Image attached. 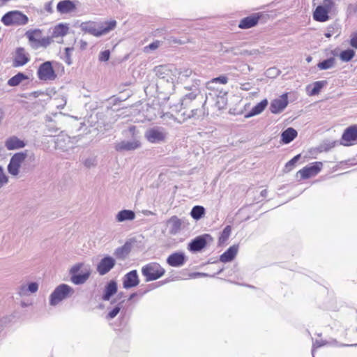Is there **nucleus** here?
I'll use <instances>...</instances> for the list:
<instances>
[{
  "instance_id": "f257e3e1",
  "label": "nucleus",
  "mask_w": 357,
  "mask_h": 357,
  "mask_svg": "<svg viewBox=\"0 0 357 357\" xmlns=\"http://www.w3.org/2000/svg\"><path fill=\"white\" fill-rule=\"evenodd\" d=\"M116 26V20H112L109 22H103L92 21L84 22L81 24L80 27L83 31L89 33L94 36L99 37L114 29Z\"/></svg>"
},
{
  "instance_id": "f03ea898",
  "label": "nucleus",
  "mask_w": 357,
  "mask_h": 357,
  "mask_svg": "<svg viewBox=\"0 0 357 357\" xmlns=\"http://www.w3.org/2000/svg\"><path fill=\"white\" fill-rule=\"evenodd\" d=\"M335 10V0H323L313 11L312 17L314 21L325 22L330 20V14Z\"/></svg>"
},
{
  "instance_id": "7ed1b4c3",
  "label": "nucleus",
  "mask_w": 357,
  "mask_h": 357,
  "mask_svg": "<svg viewBox=\"0 0 357 357\" xmlns=\"http://www.w3.org/2000/svg\"><path fill=\"white\" fill-rule=\"evenodd\" d=\"M141 272L146 282L158 280L165 275L166 271L158 262H149L142 267Z\"/></svg>"
},
{
  "instance_id": "20e7f679",
  "label": "nucleus",
  "mask_w": 357,
  "mask_h": 357,
  "mask_svg": "<svg viewBox=\"0 0 357 357\" xmlns=\"http://www.w3.org/2000/svg\"><path fill=\"white\" fill-rule=\"evenodd\" d=\"M25 36L28 39L30 46L35 50L39 47H46L52 42L50 37H43L42 31L38 29L28 30L25 33Z\"/></svg>"
},
{
  "instance_id": "39448f33",
  "label": "nucleus",
  "mask_w": 357,
  "mask_h": 357,
  "mask_svg": "<svg viewBox=\"0 0 357 357\" xmlns=\"http://www.w3.org/2000/svg\"><path fill=\"white\" fill-rule=\"evenodd\" d=\"M28 20L26 15L17 10L8 12L1 17V22L6 26L24 25Z\"/></svg>"
},
{
  "instance_id": "423d86ee",
  "label": "nucleus",
  "mask_w": 357,
  "mask_h": 357,
  "mask_svg": "<svg viewBox=\"0 0 357 357\" xmlns=\"http://www.w3.org/2000/svg\"><path fill=\"white\" fill-rule=\"evenodd\" d=\"M37 76L40 81H53L57 77L52 61H45L40 64L37 70Z\"/></svg>"
},
{
  "instance_id": "0eeeda50",
  "label": "nucleus",
  "mask_w": 357,
  "mask_h": 357,
  "mask_svg": "<svg viewBox=\"0 0 357 357\" xmlns=\"http://www.w3.org/2000/svg\"><path fill=\"white\" fill-rule=\"evenodd\" d=\"M73 293L70 286L62 284L59 285L50 295V304L55 305Z\"/></svg>"
},
{
  "instance_id": "6e6552de",
  "label": "nucleus",
  "mask_w": 357,
  "mask_h": 357,
  "mask_svg": "<svg viewBox=\"0 0 357 357\" xmlns=\"http://www.w3.org/2000/svg\"><path fill=\"white\" fill-rule=\"evenodd\" d=\"M323 163L319 161L310 163L297 172L296 176L301 179L305 180L317 176L322 169Z\"/></svg>"
},
{
  "instance_id": "1a4fd4ad",
  "label": "nucleus",
  "mask_w": 357,
  "mask_h": 357,
  "mask_svg": "<svg viewBox=\"0 0 357 357\" xmlns=\"http://www.w3.org/2000/svg\"><path fill=\"white\" fill-rule=\"evenodd\" d=\"M145 137L151 143L163 142L167 138V132L161 127L151 128L145 132Z\"/></svg>"
},
{
  "instance_id": "9d476101",
  "label": "nucleus",
  "mask_w": 357,
  "mask_h": 357,
  "mask_svg": "<svg viewBox=\"0 0 357 357\" xmlns=\"http://www.w3.org/2000/svg\"><path fill=\"white\" fill-rule=\"evenodd\" d=\"M341 144L346 146L357 144V124L351 125L344 130L341 137Z\"/></svg>"
},
{
  "instance_id": "9b49d317",
  "label": "nucleus",
  "mask_w": 357,
  "mask_h": 357,
  "mask_svg": "<svg viewBox=\"0 0 357 357\" xmlns=\"http://www.w3.org/2000/svg\"><path fill=\"white\" fill-rule=\"evenodd\" d=\"M83 266L82 263H79L73 266L70 269L71 281L75 284H80L84 283L89 278L91 271L89 269H85L84 271L78 274V271Z\"/></svg>"
},
{
  "instance_id": "f8f14e48",
  "label": "nucleus",
  "mask_w": 357,
  "mask_h": 357,
  "mask_svg": "<svg viewBox=\"0 0 357 357\" xmlns=\"http://www.w3.org/2000/svg\"><path fill=\"white\" fill-rule=\"evenodd\" d=\"M78 4V1H60L56 5V10L61 15L70 14L76 11Z\"/></svg>"
},
{
  "instance_id": "ddd939ff",
  "label": "nucleus",
  "mask_w": 357,
  "mask_h": 357,
  "mask_svg": "<svg viewBox=\"0 0 357 357\" xmlns=\"http://www.w3.org/2000/svg\"><path fill=\"white\" fill-rule=\"evenodd\" d=\"M288 105L287 93H284L278 98L272 100L270 110L273 114H278L282 112Z\"/></svg>"
},
{
  "instance_id": "4468645a",
  "label": "nucleus",
  "mask_w": 357,
  "mask_h": 357,
  "mask_svg": "<svg viewBox=\"0 0 357 357\" xmlns=\"http://www.w3.org/2000/svg\"><path fill=\"white\" fill-rule=\"evenodd\" d=\"M115 259L110 257H103L97 265V271L100 275H104L109 273L115 266Z\"/></svg>"
},
{
  "instance_id": "2eb2a0df",
  "label": "nucleus",
  "mask_w": 357,
  "mask_h": 357,
  "mask_svg": "<svg viewBox=\"0 0 357 357\" xmlns=\"http://www.w3.org/2000/svg\"><path fill=\"white\" fill-rule=\"evenodd\" d=\"M261 17L262 14L260 13H254L245 17L240 20L238 27L241 29H248L254 27L258 24Z\"/></svg>"
},
{
  "instance_id": "dca6fc26",
  "label": "nucleus",
  "mask_w": 357,
  "mask_h": 357,
  "mask_svg": "<svg viewBox=\"0 0 357 357\" xmlns=\"http://www.w3.org/2000/svg\"><path fill=\"white\" fill-rule=\"evenodd\" d=\"M29 54L24 47H17L15 50L13 66L14 67L23 66L29 61Z\"/></svg>"
},
{
  "instance_id": "f3484780",
  "label": "nucleus",
  "mask_w": 357,
  "mask_h": 357,
  "mask_svg": "<svg viewBox=\"0 0 357 357\" xmlns=\"http://www.w3.org/2000/svg\"><path fill=\"white\" fill-rule=\"evenodd\" d=\"M139 279L136 270L131 271L126 273L123 280V286L126 289H130L137 286Z\"/></svg>"
},
{
  "instance_id": "a211bd4d",
  "label": "nucleus",
  "mask_w": 357,
  "mask_h": 357,
  "mask_svg": "<svg viewBox=\"0 0 357 357\" xmlns=\"http://www.w3.org/2000/svg\"><path fill=\"white\" fill-rule=\"evenodd\" d=\"M186 261V257L183 252H174L167 259V263L172 267L183 266Z\"/></svg>"
},
{
  "instance_id": "6ab92c4d",
  "label": "nucleus",
  "mask_w": 357,
  "mask_h": 357,
  "mask_svg": "<svg viewBox=\"0 0 357 357\" xmlns=\"http://www.w3.org/2000/svg\"><path fill=\"white\" fill-rule=\"evenodd\" d=\"M5 146L8 150L10 151L24 148L26 143L16 136H11L6 140Z\"/></svg>"
},
{
  "instance_id": "aec40b11",
  "label": "nucleus",
  "mask_w": 357,
  "mask_h": 357,
  "mask_svg": "<svg viewBox=\"0 0 357 357\" xmlns=\"http://www.w3.org/2000/svg\"><path fill=\"white\" fill-rule=\"evenodd\" d=\"M140 146L141 143L138 140H134L132 142L123 141L116 144L115 149L118 151H132L139 148Z\"/></svg>"
},
{
  "instance_id": "412c9836",
  "label": "nucleus",
  "mask_w": 357,
  "mask_h": 357,
  "mask_svg": "<svg viewBox=\"0 0 357 357\" xmlns=\"http://www.w3.org/2000/svg\"><path fill=\"white\" fill-rule=\"evenodd\" d=\"M206 240L204 236H197L188 244V250L192 252L200 251L206 247Z\"/></svg>"
},
{
  "instance_id": "4be33fe9",
  "label": "nucleus",
  "mask_w": 357,
  "mask_h": 357,
  "mask_svg": "<svg viewBox=\"0 0 357 357\" xmlns=\"http://www.w3.org/2000/svg\"><path fill=\"white\" fill-rule=\"evenodd\" d=\"M298 132L293 128H288L281 134V140L284 144H289L292 142L296 137Z\"/></svg>"
},
{
  "instance_id": "5701e85b",
  "label": "nucleus",
  "mask_w": 357,
  "mask_h": 357,
  "mask_svg": "<svg viewBox=\"0 0 357 357\" xmlns=\"http://www.w3.org/2000/svg\"><path fill=\"white\" fill-rule=\"evenodd\" d=\"M167 223L169 225V232L172 234H177L181 228V220L176 215L171 217Z\"/></svg>"
},
{
  "instance_id": "b1692460",
  "label": "nucleus",
  "mask_w": 357,
  "mask_h": 357,
  "mask_svg": "<svg viewBox=\"0 0 357 357\" xmlns=\"http://www.w3.org/2000/svg\"><path fill=\"white\" fill-rule=\"evenodd\" d=\"M238 252V248L231 246L227 250L220 255V261L223 263L231 261L234 259Z\"/></svg>"
},
{
  "instance_id": "393cba45",
  "label": "nucleus",
  "mask_w": 357,
  "mask_h": 357,
  "mask_svg": "<svg viewBox=\"0 0 357 357\" xmlns=\"http://www.w3.org/2000/svg\"><path fill=\"white\" fill-rule=\"evenodd\" d=\"M117 291V284L115 281H110L105 289V294L102 296L104 301H108L112 296L115 294Z\"/></svg>"
},
{
  "instance_id": "a878e982",
  "label": "nucleus",
  "mask_w": 357,
  "mask_h": 357,
  "mask_svg": "<svg viewBox=\"0 0 357 357\" xmlns=\"http://www.w3.org/2000/svg\"><path fill=\"white\" fill-rule=\"evenodd\" d=\"M52 93V96H51V98L56 102L55 106L57 108H63L66 104V100L65 97L62 94L58 93L53 89L50 90L48 94L51 95Z\"/></svg>"
},
{
  "instance_id": "bb28decb",
  "label": "nucleus",
  "mask_w": 357,
  "mask_h": 357,
  "mask_svg": "<svg viewBox=\"0 0 357 357\" xmlns=\"http://www.w3.org/2000/svg\"><path fill=\"white\" fill-rule=\"evenodd\" d=\"M135 218V214L130 210H122L116 215L118 222H123L126 220H132Z\"/></svg>"
},
{
  "instance_id": "cd10ccee",
  "label": "nucleus",
  "mask_w": 357,
  "mask_h": 357,
  "mask_svg": "<svg viewBox=\"0 0 357 357\" xmlns=\"http://www.w3.org/2000/svg\"><path fill=\"white\" fill-rule=\"evenodd\" d=\"M228 82V78L225 75H221L218 77L213 78L211 80L206 83V88L209 91H215V87L214 84L220 83L222 84H226Z\"/></svg>"
},
{
  "instance_id": "c85d7f7f",
  "label": "nucleus",
  "mask_w": 357,
  "mask_h": 357,
  "mask_svg": "<svg viewBox=\"0 0 357 357\" xmlns=\"http://www.w3.org/2000/svg\"><path fill=\"white\" fill-rule=\"evenodd\" d=\"M68 29L69 28L66 24H59L54 26L52 36L55 38L64 36L68 33Z\"/></svg>"
},
{
  "instance_id": "c756f323",
  "label": "nucleus",
  "mask_w": 357,
  "mask_h": 357,
  "mask_svg": "<svg viewBox=\"0 0 357 357\" xmlns=\"http://www.w3.org/2000/svg\"><path fill=\"white\" fill-rule=\"evenodd\" d=\"M28 79V77L22 73H18L15 76L12 77L8 81V84L10 86H16L19 85L22 81Z\"/></svg>"
},
{
  "instance_id": "7c9ffc66",
  "label": "nucleus",
  "mask_w": 357,
  "mask_h": 357,
  "mask_svg": "<svg viewBox=\"0 0 357 357\" xmlns=\"http://www.w3.org/2000/svg\"><path fill=\"white\" fill-rule=\"evenodd\" d=\"M205 213V209L202 206H195L190 212V215L195 220H199Z\"/></svg>"
},
{
  "instance_id": "2f4dec72",
  "label": "nucleus",
  "mask_w": 357,
  "mask_h": 357,
  "mask_svg": "<svg viewBox=\"0 0 357 357\" xmlns=\"http://www.w3.org/2000/svg\"><path fill=\"white\" fill-rule=\"evenodd\" d=\"M268 105L267 100L264 99L257 103L251 110V115H257L261 113Z\"/></svg>"
},
{
  "instance_id": "473e14b6",
  "label": "nucleus",
  "mask_w": 357,
  "mask_h": 357,
  "mask_svg": "<svg viewBox=\"0 0 357 357\" xmlns=\"http://www.w3.org/2000/svg\"><path fill=\"white\" fill-rule=\"evenodd\" d=\"M355 56V52L353 50L348 49L341 52L340 58L343 61H349Z\"/></svg>"
},
{
  "instance_id": "72a5a7b5",
  "label": "nucleus",
  "mask_w": 357,
  "mask_h": 357,
  "mask_svg": "<svg viewBox=\"0 0 357 357\" xmlns=\"http://www.w3.org/2000/svg\"><path fill=\"white\" fill-rule=\"evenodd\" d=\"M335 64V59L330 58L318 63L317 66L321 70H326L332 68Z\"/></svg>"
},
{
  "instance_id": "f704fd0d",
  "label": "nucleus",
  "mask_w": 357,
  "mask_h": 357,
  "mask_svg": "<svg viewBox=\"0 0 357 357\" xmlns=\"http://www.w3.org/2000/svg\"><path fill=\"white\" fill-rule=\"evenodd\" d=\"M231 231V226L228 225L227 226L223 231H222L220 237H219V242L220 243H225L229 238Z\"/></svg>"
},
{
  "instance_id": "c9c22d12",
  "label": "nucleus",
  "mask_w": 357,
  "mask_h": 357,
  "mask_svg": "<svg viewBox=\"0 0 357 357\" xmlns=\"http://www.w3.org/2000/svg\"><path fill=\"white\" fill-rule=\"evenodd\" d=\"M20 165L13 162L12 160H10V163L8 166V169L10 174L12 175L16 176L19 173V169L20 167Z\"/></svg>"
},
{
  "instance_id": "e433bc0d",
  "label": "nucleus",
  "mask_w": 357,
  "mask_h": 357,
  "mask_svg": "<svg viewBox=\"0 0 357 357\" xmlns=\"http://www.w3.org/2000/svg\"><path fill=\"white\" fill-rule=\"evenodd\" d=\"M129 253V249L126 246L119 248L115 251V255L116 257L123 259Z\"/></svg>"
},
{
  "instance_id": "4c0bfd02",
  "label": "nucleus",
  "mask_w": 357,
  "mask_h": 357,
  "mask_svg": "<svg viewBox=\"0 0 357 357\" xmlns=\"http://www.w3.org/2000/svg\"><path fill=\"white\" fill-rule=\"evenodd\" d=\"M300 155L294 156L292 159L288 161L284 166V172H289L293 169L297 160L299 159Z\"/></svg>"
},
{
  "instance_id": "58836bf2",
  "label": "nucleus",
  "mask_w": 357,
  "mask_h": 357,
  "mask_svg": "<svg viewBox=\"0 0 357 357\" xmlns=\"http://www.w3.org/2000/svg\"><path fill=\"white\" fill-rule=\"evenodd\" d=\"M26 157V154L25 153L20 152L14 154V155L11 158V160L21 165V164L24 161Z\"/></svg>"
},
{
  "instance_id": "ea45409f",
  "label": "nucleus",
  "mask_w": 357,
  "mask_h": 357,
  "mask_svg": "<svg viewBox=\"0 0 357 357\" xmlns=\"http://www.w3.org/2000/svg\"><path fill=\"white\" fill-rule=\"evenodd\" d=\"M324 82H321V81L315 82L313 84V87L310 91V95L313 96V95L318 94L320 92L322 87L324 86Z\"/></svg>"
},
{
  "instance_id": "a19ab883",
  "label": "nucleus",
  "mask_w": 357,
  "mask_h": 357,
  "mask_svg": "<svg viewBox=\"0 0 357 357\" xmlns=\"http://www.w3.org/2000/svg\"><path fill=\"white\" fill-rule=\"evenodd\" d=\"M338 31V27L335 25H330L327 27V31L325 33V36L330 38L333 34Z\"/></svg>"
},
{
  "instance_id": "79ce46f5",
  "label": "nucleus",
  "mask_w": 357,
  "mask_h": 357,
  "mask_svg": "<svg viewBox=\"0 0 357 357\" xmlns=\"http://www.w3.org/2000/svg\"><path fill=\"white\" fill-rule=\"evenodd\" d=\"M8 181V176L4 174L3 169L0 167V188L6 184Z\"/></svg>"
},
{
  "instance_id": "37998d69",
  "label": "nucleus",
  "mask_w": 357,
  "mask_h": 357,
  "mask_svg": "<svg viewBox=\"0 0 357 357\" xmlns=\"http://www.w3.org/2000/svg\"><path fill=\"white\" fill-rule=\"evenodd\" d=\"M349 44L352 47L357 49V31L351 34Z\"/></svg>"
},
{
  "instance_id": "c03bdc74",
  "label": "nucleus",
  "mask_w": 357,
  "mask_h": 357,
  "mask_svg": "<svg viewBox=\"0 0 357 357\" xmlns=\"http://www.w3.org/2000/svg\"><path fill=\"white\" fill-rule=\"evenodd\" d=\"M110 56V52L109 50L101 52L99 55V60L100 61H107L109 60Z\"/></svg>"
},
{
  "instance_id": "a18cd8bd",
  "label": "nucleus",
  "mask_w": 357,
  "mask_h": 357,
  "mask_svg": "<svg viewBox=\"0 0 357 357\" xmlns=\"http://www.w3.org/2000/svg\"><path fill=\"white\" fill-rule=\"evenodd\" d=\"M120 307L119 306L115 307L112 309L107 314V318L113 319L114 318L119 312Z\"/></svg>"
},
{
  "instance_id": "49530a36",
  "label": "nucleus",
  "mask_w": 357,
  "mask_h": 357,
  "mask_svg": "<svg viewBox=\"0 0 357 357\" xmlns=\"http://www.w3.org/2000/svg\"><path fill=\"white\" fill-rule=\"evenodd\" d=\"M160 42L159 40H155L153 43H151L148 46L145 47V50L149 49L151 50H155L160 46Z\"/></svg>"
},
{
  "instance_id": "de8ad7c7",
  "label": "nucleus",
  "mask_w": 357,
  "mask_h": 357,
  "mask_svg": "<svg viewBox=\"0 0 357 357\" xmlns=\"http://www.w3.org/2000/svg\"><path fill=\"white\" fill-rule=\"evenodd\" d=\"M29 290L32 292V293H34L36 291H37L38 290V284L36 283V282H32L31 284H29Z\"/></svg>"
},
{
  "instance_id": "09e8293b",
  "label": "nucleus",
  "mask_w": 357,
  "mask_h": 357,
  "mask_svg": "<svg viewBox=\"0 0 357 357\" xmlns=\"http://www.w3.org/2000/svg\"><path fill=\"white\" fill-rule=\"evenodd\" d=\"M87 45H88V43L87 42L84 41V40H81L79 42V50H84L86 49L87 47Z\"/></svg>"
},
{
  "instance_id": "8fccbe9b",
  "label": "nucleus",
  "mask_w": 357,
  "mask_h": 357,
  "mask_svg": "<svg viewBox=\"0 0 357 357\" xmlns=\"http://www.w3.org/2000/svg\"><path fill=\"white\" fill-rule=\"evenodd\" d=\"M169 42L171 43H173V44H178V45H181V44H183L184 42L181 41V40L179 39H177L176 38H171L169 39Z\"/></svg>"
},
{
  "instance_id": "3c124183",
  "label": "nucleus",
  "mask_w": 357,
  "mask_h": 357,
  "mask_svg": "<svg viewBox=\"0 0 357 357\" xmlns=\"http://www.w3.org/2000/svg\"><path fill=\"white\" fill-rule=\"evenodd\" d=\"M73 50V48L66 47L65 50L66 54L68 56L70 51H72Z\"/></svg>"
},
{
  "instance_id": "603ef678",
  "label": "nucleus",
  "mask_w": 357,
  "mask_h": 357,
  "mask_svg": "<svg viewBox=\"0 0 357 357\" xmlns=\"http://www.w3.org/2000/svg\"><path fill=\"white\" fill-rule=\"evenodd\" d=\"M267 193H268V191H267V190H266V189H265V190H263L261 192V195L262 196H264V197L266 196Z\"/></svg>"
},
{
  "instance_id": "864d4df0",
  "label": "nucleus",
  "mask_w": 357,
  "mask_h": 357,
  "mask_svg": "<svg viewBox=\"0 0 357 357\" xmlns=\"http://www.w3.org/2000/svg\"><path fill=\"white\" fill-rule=\"evenodd\" d=\"M197 110L198 109H192V116H194L195 115L197 114Z\"/></svg>"
},
{
  "instance_id": "5fc2aeb1",
  "label": "nucleus",
  "mask_w": 357,
  "mask_h": 357,
  "mask_svg": "<svg viewBox=\"0 0 357 357\" xmlns=\"http://www.w3.org/2000/svg\"><path fill=\"white\" fill-rule=\"evenodd\" d=\"M162 68V66H157V67H155V71L158 72V71H159Z\"/></svg>"
},
{
  "instance_id": "6e6d98bb",
  "label": "nucleus",
  "mask_w": 357,
  "mask_h": 357,
  "mask_svg": "<svg viewBox=\"0 0 357 357\" xmlns=\"http://www.w3.org/2000/svg\"><path fill=\"white\" fill-rule=\"evenodd\" d=\"M307 60L308 62H310L311 61V58L309 57V58L307 59Z\"/></svg>"
}]
</instances>
